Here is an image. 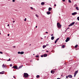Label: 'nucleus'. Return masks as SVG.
Segmentation results:
<instances>
[{
	"label": "nucleus",
	"mask_w": 79,
	"mask_h": 79,
	"mask_svg": "<svg viewBox=\"0 0 79 79\" xmlns=\"http://www.w3.org/2000/svg\"><path fill=\"white\" fill-rule=\"evenodd\" d=\"M20 54L21 55H23V54H24V52L22 51L20 52Z\"/></svg>",
	"instance_id": "nucleus-17"
},
{
	"label": "nucleus",
	"mask_w": 79,
	"mask_h": 79,
	"mask_svg": "<svg viewBox=\"0 0 79 79\" xmlns=\"http://www.w3.org/2000/svg\"><path fill=\"white\" fill-rule=\"evenodd\" d=\"M7 26H10V25L8 24Z\"/></svg>",
	"instance_id": "nucleus-43"
},
{
	"label": "nucleus",
	"mask_w": 79,
	"mask_h": 79,
	"mask_svg": "<svg viewBox=\"0 0 79 79\" xmlns=\"http://www.w3.org/2000/svg\"><path fill=\"white\" fill-rule=\"evenodd\" d=\"M35 16H36V17H37V18H38L39 17V15H38L36 14L35 15Z\"/></svg>",
	"instance_id": "nucleus-23"
},
{
	"label": "nucleus",
	"mask_w": 79,
	"mask_h": 79,
	"mask_svg": "<svg viewBox=\"0 0 79 79\" xmlns=\"http://www.w3.org/2000/svg\"><path fill=\"white\" fill-rule=\"evenodd\" d=\"M11 60V59H10V58L9 59V60H7V61H10Z\"/></svg>",
	"instance_id": "nucleus-30"
},
{
	"label": "nucleus",
	"mask_w": 79,
	"mask_h": 79,
	"mask_svg": "<svg viewBox=\"0 0 79 79\" xmlns=\"http://www.w3.org/2000/svg\"><path fill=\"white\" fill-rule=\"evenodd\" d=\"M0 53L1 54H3V52H0Z\"/></svg>",
	"instance_id": "nucleus-32"
},
{
	"label": "nucleus",
	"mask_w": 79,
	"mask_h": 79,
	"mask_svg": "<svg viewBox=\"0 0 79 79\" xmlns=\"http://www.w3.org/2000/svg\"><path fill=\"white\" fill-rule=\"evenodd\" d=\"M12 68H14V69H18V66H13Z\"/></svg>",
	"instance_id": "nucleus-6"
},
{
	"label": "nucleus",
	"mask_w": 79,
	"mask_h": 79,
	"mask_svg": "<svg viewBox=\"0 0 79 79\" xmlns=\"http://www.w3.org/2000/svg\"><path fill=\"white\" fill-rule=\"evenodd\" d=\"M15 21H13V23H15Z\"/></svg>",
	"instance_id": "nucleus-42"
},
{
	"label": "nucleus",
	"mask_w": 79,
	"mask_h": 79,
	"mask_svg": "<svg viewBox=\"0 0 79 79\" xmlns=\"http://www.w3.org/2000/svg\"><path fill=\"white\" fill-rule=\"evenodd\" d=\"M46 34H48V32H46Z\"/></svg>",
	"instance_id": "nucleus-44"
},
{
	"label": "nucleus",
	"mask_w": 79,
	"mask_h": 79,
	"mask_svg": "<svg viewBox=\"0 0 79 79\" xmlns=\"http://www.w3.org/2000/svg\"><path fill=\"white\" fill-rule=\"evenodd\" d=\"M40 77V76L38 75L36 76L37 78H39Z\"/></svg>",
	"instance_id": "nucleus-22"
},
{
	"label": "nucleus",
	"mask_w": 79,
	"mask_h": 79,
	"mask_svg": "<svg viewBox=\"0 0 79 79\" xmlns=\"http://www.w3.org/2000/svg\"><path fill=\"white\" fill-rule=\"evenodd\" d=\"M51 73L52 74H54V73H55V71H53V70H51Z\"/></svg>",
	"instance_id": "nucleus-10"
},
{
	"label": "nucleus",
	"mask_w": 79,
	"mask_h": 79,
	"mask_svg": "<svg viewBox=\"0 0 79 79\" xmlns=\"http://www.w3.org/2000/svg\"><path fill=\"white\" fill-rule=\"evenodd\" d=\"M35 27H36V28H37V26H36Z\"/></svg>",
	"instance_id": "nucleus-47"
},
{
	"label": "nucleus",
	"mask_w": 79,
	"mask_h": 79,
	"mask_svg": "<svg viewBox=\"0 0 79 79\" xmlns=\"http://www.w3.org/2000/svg\"><path fill=\"white\" fill-rule=\"evenodd\" d=\"M46 52H47V53H48V51H46Z\"/></svg>",
	"instance_id": "nucleus-46"
},
{
	"label": "nucleus",
	"mask_w": 79,
	"mask_h": 79,
	"mask_svg": "<svg viewBox=\"0 0 79 79\" xmlns=\"http://www.w3.org/2000/svg\"><path fill=\"white\" fill-rule=\"evenodd\" d=\"M58 40H59V38H58L57 39H56V40H55V44H56V43L57 41H58Z\"/></svg>",
	"instance_id": "nucleus-9"
},
{
	"label": "nucleus",
	"mask_w": 79,
	"mask_h": 79,
	"mask_svg": "<svg viewBox=\"0 0 79 79\" xmlns=\"http://www.w3.org/2000/svg\"><path fill=\"white\" fill-rule=\"evenodd\" d=\"M51 13L50 11H48L47 12V15H50V14Z\"/></svg>",
	"instance_id": "nucleus-12"
},
{
	"label": "nucleus",
	"mask_w": 79,
	"mask_h": 79,
	"mask_svg": "<svg viewBox=\"0 0 79 79\" xmlns=\"http://www.w3.org/2000/svg\"><path fill=\"white\" fill-rule=\"evenodd\" d=\"M54 6H56V5L55 4V5H54Z\"/></svg>",
	"instance_id": "nucleus-39"
},
{
	"label": "nucleus",
	"mask_w": 79,
	"mask_h": 79,
	"mask_svg": "<svg viewBox=\"0 0 79 79\" xmlns=\"http://www.w3.org/2000/svg\"><path fill=\"white\" fill-rule=\"evenodd\" d=\"M77 14V12H75L74 13H73L72 14V15L73 16H74V15H76Z\"/></svg>",
	"instance_id": "nucleus-7"
},
{
	"label": "nucleus",
	"mask_w": 79,
	"mask_h": 79,
	"mask_svg": "<svg viewBox=\"0 0 79 79\" xmlns=\"http://www.w3.org/2000/svg\"><path fill=\"white\" fill-rule=\"evenodd\" d=\"M13 77H14V78H15V76H13Z\"/></svg>",
	"instance_id": "nucleus-49"
},
{
	"label": "nucleus",
	"mask_w": 79,
	"mask_h": 79,
	"mask_svg": "<svg viewBox=\"0 0 79 79\" xmlns=\"http://www.w3.org/2000/svg\"><path fill=\"white\" fill-rule=\"evenodd\" d=\"M65 79H66V78H65Z\"/></svg>",
	"instance_id": "nucleus-60"
},
{
	"label": "nucleus",
	"mask_w": 79,
	"mask_h": 79,
	"mask_svg": "<svg viewBox=\"0 0 79 79\" xmlns=\"http://www.w3.org/2000/svg\"><path fill=\"white\" fill-rule=\"evenodd\" d=\"M76 9L77 10H79V7H76Z\"/></svg>",
	"instance_id": "nucleus-20"
},
{
	"label": "nucleus",
	"mask_w": 79,
	"mask_h": 79,
	"mask_svg": "<svg viewBox=\"0 0 79 79\" xmlns=\"http://www.w3.org/2000/svg\"><path fill=\"white\" fill-rule=\"evenodd\" d=\"M45 4V2H42L41 3V5H43Z\"/></svg>",
	"instance_id": "nucleus-15"
},
{
	"label": "nucleus",
	"mask_w": 79,
	"mask_h": 79,
	"mask_svg": "<svg viewBox=\"0 0 79 79\" xmlns=\"http://www.w3.org/2000/svg\"><path fill=\"white\" fill-rule=\"evenodd\" d=\"M18 54H21V52H18Z\"/></svg>",
	"instance_id": "nucleus-26"
},
{
	"label": "nucleus",
	"mask_w": 79,
	"mask_h": 79,
	"mask_svg": "<svg viewBox=\"0 0 79 79\" xmlns=\"http://www.w3.org/2000/svg\"><path fill=\"white\" fill-rule=\"evenodd\" d=\"M14 47H15V46H14Z\"/></svg>",
	"instance_id": "nucleus-57"
},
{
	"label": "nucleus",
	"mask_w": 79,
	"mask_h": 79,
	"mask_svg": "<svg viewBox=\"0 0 79 79\" xmlns=\"http://www.w3.org/2000/svg\"><path fill=\"white\" fill-rule=\"evenodd\" d=\"M7 35L8 36H10V34H8Z\"/></svg>",
	"instance_id": "nucleus-40"
},
{
	"label": "nucleus",
	"mask_w": 79,
	"mask_h": 79,
	"mask_svg": "<svg viewBox=\"0 0 79 79\" xmlns=\"http://www.w3.org/2000/svg\"><path fill=\"white\" fill-rule=\"evenodd\" d=\"M31 10H33V8L32 7H31Z\"/></svg>",
	"instance_id": "nucleus-35"
},
{
	"label": "nucleus",
	"mask_w": 79,
	"mask_h": 79,
	"mask_svg": "<svg viewBox=\"0 0 79 79\" xmlns=\"http://www.w3.org/2000/svg\"><path fill=\"white\" fill-rule=\"evenodd\" d=\"M13 66V65L12 64H10V67H11V66Z\"/></svg>",
	"instance_id": "nucleus-31"
},
{
	"label": "nucleus",
	"mask_w": 79,
	"mask_h": 79,
	"mask_svg": "<svg viewBox=\"0 0 79 79\" xmlns=\"http://www.w3.org/2000/svg\"><path fill=\"white\" fill-rule=\"evenodd\" d=\"M30 61H31V62H32V60H31Z\"/></svg>",
	"instance_id": "nucleus-50"
},
{
	"label": "nucleus",
	"mask_w": 79,
	"mask_h": 79,
	"mask_svg": "<svg viewBox=\"0 0 79 79\" xmlns=\"http://www.w3.org/2000/svg\"><path fill=\"white\" fill-rule=\"evenodd\" d=\"M28 76H29V74H28L27 73H24V77L25 78L28 77Z\"/></svg>",
	"instance_id": "nucleus-1"
},
{
	"label": "nucleus",
	"mask_w": 79,
	"mask_h": 79,
	"mask_svg": "<svg viewBox=\"0 0 79 79\" xmlns=\"http://www.w3.org/2000/svg\"><path fill=\"white\" fill-rule=\"evenodd\" d=\"M44 37L45 38L46 37V36H44Z\"/></svg>",
	"instance_id": "nucleus-52"
},
{
	"label": "nucleus",
	"mask_w": 79,
	"mask_h": 79,
	"mask_svg": "<svg viewBox=\"0 0 79 79\" xmlns=\"http://www.w3.org/2000/svg\"><path fill=\"white\" fill-rule=\"evenodd\" d=\"M43 55H41V57H43Z\"/></svg>",
	"instance_id": "nucleus-45"
},
{
	"label": "nucleus",
	"mask_w": 79,
	"mask_h": 79,
	"mask_svg": "<svg viewBox=\"0 0 79 79\" xmlns=\"http://www.w3.org/2000/svg\"><path fill=\"white\" fill-rule=\"evenodd\" d=\"M69 40V38L68 37L67 38L66 40H65L66 42H68Z\"/></svg>",
	"instance_id": "nucleus-5"
},
{
	"label": "nucleus",
	"mask_w": 79,
	"mask_h": 79,
	"mask_svg": "<svg viewBox=\"0 0 79 79\" xmlns=\"http://www.w3.org/2000/svg\"><path fill=\"white\" fill-rule=\"evenodd\" d=\"M5 67H6V66H5V65H4V64H3L2 65V68H5Z\"/></svg>",
	"instance_id": "nucleus-16"
},
{
	"label": "nucleus",
	"mask_w": 79,
	"mask_h": 79,
	"mask_svg": "<svg viewBox=\"0 0 79 79\" xmlns=\"http://www.w3.org/2000/svg\"><path fill=\"white\" fill-rule=\"evenodd\" d=\"M0 34L1 35V32H0Z\"/></svg>",
	"instance_id": "nucleus-55"
},
{
	"label": "nucleus",
	"mask_w": 79,
	"mask_h": 79,
	"mask_svg": "<svg viewBox=\"0 0 79 79\" xmlns=\"http://www.w3.org/2000/svg\"><path fill=\"white\" fill-rule=\"evenodd\" d=\"M51 40H53V39H54V36H52L51 37Z\"/></svg>",
	"instance_id": "nucleus-18"
},
{
	"label": "nucleus",
	"mask_w": 79,
	"mask_h": 79,
	"mask_svg": "<svg viewBox=\"0 0 79 79\" xmlns=\"http://www.w3.org/2000/svg\"><path fill=\"white\" fill-rule=\"evenodd\" d=\"M69 29V27H68V28H67V29Z\"/></svg>",
	"instance_id": "nucleus-48"
},
{
	"label": "nucleus",
	"mask_w": 79,
	"mask_h": 79,
	"mask_svg": "<svg viewBox=\"0 0 79 79\" xmlns=\"http://www.w3.org/2000/svg\"><path fill=\"white\" fill-rule=\"evenodd\" d=\"M57 25L58 27H59V28L61 27V25L60 24V23H57Z\"/></svg>",
	"instance_id": "nucleus-2"
},
{
	"label": "nucleus",
	"mask_w": 79,
	"mask_h": 79,
	"mask_svg": "<svg viewBox=\"0 0 79 79\" xmlns=\"http://www.w3.org/2000/svg\"><path fill=\"white\" fill-rule=\"evenodd\" d=\"M30 45H31V44H30Z\"/></svg>",
	"instance_id": "nucleus-59"
},
{
	"label": "nucleus",
	"mask_w": 79,
	"mask_h": 79,
	"mask_svg": "<svg viewBox=\"0 0 79 79\" xmlns=\"http://www.w3.org/2000/svg\"><path fill=\"white\" fill-rule=\"evenodd\" d=\"M53 34H52L51 35V36H53Z\"/></svg>",
	"instance_id": "nucleus-38"
},
{
	"label": "nucleus",
	"mask_w": 79,
	"mask_h": 79,
	"mask_svg": "<svg viewBox=\"0 0 79 79\" xmlns=\"http://www.w3.org/2000/svg\"><path fill=\"white\" fill-rule=\"evenodd\" d=\"M46 45V46H48L49 45V44H47Z\"/></svg>",
	"instance_id": "nucleus-36"
},
{
	"label": "nucleus",
	"mask_w": 79,
	"mask_h": 79,
	"mask_svg": "<svg viewBox=\"0 0 79 79\" xmlns=\"http://www.w3.org/2000/svg\"><path fill=\"white\" fill-rule=\"evenodd\" d=\"M64 47H65L64 45H63V46H62V48H64Z\"/></svg>",
	"instance_id": "nucleus-24"
},
{
	"label": "nucleus",
	"mask_w": 79,
	"mask_h": 79,
	"mask_svg": "<svg viewBox=\"0 0 79 79\" xmlns=\"http://www.w3.org/2000/svg\"><path fill=\"white\" fill-rule=\"evenodd\" d=\"M23 65H22V66H19V69L20 68H22V67H23Z\"/></svg>",
	"instance_id": "nucleus-21"
},
{
	"label": "nucleus",
	"mask_w": 79,
	"mask_h": 79,
	"mask_svg": "<svg viewBox=\"0 0 79 79\" xmlns=\"http://www.w3.org/2000/svg\"><path fill=\"white\" fill-rule=\"evenodd\" d=\"M75 23V22H73L71 24H70V25H69V26H73L74 24Z\"/></svg>",
	"instance_id": "nucleus-3"
},
{
	"label": "nucleus",
	"mask_w": 79,
	"mask_h": 79,
	"mask_svg": "<svg viewBox=\"0 0 79 79\" xmlns=\"http://www.w3.org/2000/svg\"><path fill=\"white\" fill-rule=\"evenodd\" d=\"M57 79H60V78H57Z\"/></svg>",
	"instance_id": "nucleus-51"
},
{
	"label": "nucleus",
	"mask_w": 79,
	"mask_h": 79,
	"mask_svg": "<svg viewBox=\"0 0 79 79\" xmlns=\"http://www.w3.org/2000/svg\"><path fill=\"white\" fill-rule=\"evenodd\" d=\"M77 20H78V21H79V17H77Z\"/></svg>",
	"instance_id": "nucleus-28"
},
{
	"label": "nucleus",
	"mask_w": 79,
	"mask_h": 79,
	"mask_svg": "<svg viewBox=\"0 0 79 79\" xmlns=\"http://www.w3.org/2000/svg\"><path fill=\"white\" fill-rule=\"evenodd\" d=\"M43 56H44V57H46L47 56V54H44V55H43Z\"/></svg>",
	"instance_id": "nucleus-13"
},
{
	"label": "nucleus",
	"mask_w": 79,
	"mask_h": 79,
	"mask_svg": "<svg viewBox=\"0 0 79 79\" xmlns=\"http://www.w3.org/2000/svg\"><path fill=\"white\" fill-rule=\"evenodd\" d=\"M61 76H63V75H61Z\"/></svg>",
	"instance_id": "nucleus-53"
},
{
	"label": "nucleus",
	"mask_w": 79,
	"mask_h": 79,
	"mask_svg": "<svg viewBox=\"0 0 79 79\" xmlns=\"http://www.w3.org/2000/svg\"><path fill=\"white\" fill-rule=\"evenodd\" d=\"M66 78L68 79V76H66Z\"/></svg>",
	"instance_id": "nucleus-37"
},
{
	"label": "nucleus",
	"mask_w": 79,
	"mask_h": 79,
	"mask_svg": "<svg viewBox=\"0 0 79 79\" xmlns=\"http://www.w3.org/2000/svg\"><path fill=\"white\" fill-rule=\"evenodd\" d=\"M12 2H15V0H12Z\"/></svg>",
	"instance_id": "nucleus-34"
},
{
	"label": "nucleus",
	"mask_w": 79,
	"mask_h": 79,
	"mask_svg": "<svg viewBox=\"0 0 79 79\" xmlns=\"http://www.w3.org/2000/svg\"><path fill=\"white\" fill-rule=\"evenodd\" d=\"M33 55H34V54H33Z\"/></svg>",
	"instance_id": "nucleus-56"
},
{
	"label": "nucleus",
	"mask_w": 79,
	"mask_h": 79,
	"mask_svg": "<svg viewBox=\"0 0 79 79\" xmlns=\"http://www.w3.org/2000/svg\"><path fill=\"white\" fill-rule=\"evenodd\" d=\"M68 2H69V3H71V1L70 0H69Z\"/></svg>",
	"instance_id": "nucleus-27"
},
{
	"label": "nucleus",
	"mask_w": 79,
	"mask_h": 79,
	"mask_svg": "<svg viewBox=\"0 0 79 79\" xmlns=\"http://www.w3.org/2000/svg\"><path fill=\"white\" fill-rule=\"evenodd\" d=\"M52 8H51V7H49V9H48V10H49V11H51V10H52Z\"/></svg>",
	"instance_id": "nucleus-19"
},
{
	"label": "nucleus",
	"mask_w": 79,
	"mask_h": 79,
	"mask_svg": "<svg viewBox=\"0 0 79 79\" xmlns=\"http://www.w3.org/2000/svg\"><path fill=\"white\" fill-rule=\"evenodd\" d=\"M45 47H47V45H44L43 46V48H45Z\"/></svg>",
	"instance_id": "nucleus-11"
},
{
	"label": "nucleus",
	"mask_w": 79,
	"mask_h": 79,
	"mask_svg": "<svg viewBox=\"0 0 79 79\" xmlns=\"http://www.w3.org/2000/svg\"><path fill=\"white\" fill-rule=\"evenodd\" d=\"M63 2H65V0H62Z\"/></svg>",
	"instance_id": "nucleus-41"
},
{
	"label": "nucleus",
	"mask_w": 79,
	"mask_h": 79,
	"mask_svg": "<svg viewBox=\"0 0 79 79\" xmlns=\"http://www.w3.org/2000/svg\"><path fill=\"white\" fill-rule=\"evenodd\" d=\"M78 46V45H76V46H75V48H77V47Z\"/></svg>",
	"instance_id": "nucleus-25"
},
{
	"label": "nucleus",
	"mask_w": 79,
	"mask_h": 79,
	"mask_svg": "<svg viewBox=\"0 0 79 79\" xmlns=\"http://www.w3.org/2000/svg\"><path fill=\"white\" fill-rule=\"evenodd\" d=\"M5 72L4 71H2V72H0V74H3Z\"/></svg>",
	"instance_id": "nucleus-14"
},
{
	"label": "nucleus",
	"mask_w": 79,
	"mask_h": 79,
	"mask_svg": "<svg viewBox=\"0 0 79 79\" xmlns=\"http://www.w3.org/2000/svg\"><path fill=\"white\" fill-rule=\"evenodd\" d=\"M24 21H26V18H25V19L24 20Z\"/></svg>",
	"instance_id": "nucleus-33"
},
{
	"label": "nucleus",
	"mask_w": 79,
	"mask_h": 79,
	"mask_svg": "<svg viewBox=\"0 0 79 79\" xmlns=\"http://www.w3.org/2000/svg\"><path fill=\"white\" fill-rule=\"evenodd\" d=\"M43 38H41V39H43Z\"/></svg>",
	"instance_id": "nucleus-54"
},
{
	"label": "nucleus",
	"mask_w": 79,
	"mask_h": 79,
	"mask_svg": "<svg viewBox=\"0 0 79 79\" xmlns=\"http://www.w3.org/2000/svg\"><path fill=\"white\" fill-rule=\"evenodd\" d=\"M35 57L36 58H38V57H39V55H36V56Z\"/></svg>",
	"instance_id": "nucleus-29"
},
{
	"label": "nucleus",
	"mask_w": 79,
	"mask_h": 79,
	"mask_svg": "<svg viewBox=\"0 0 79 79\" xmlns=\"http://www.w3.org/2000/svg\"><path fill=\"white\" fill-rule=\"evenodd\" d=\"M77 73H78V70L76 71L74 73V77H75V76H76V74H77Z\"/></svg>",
	"instance_id": "nucleus-4"
},
{
	"label": "nucleus",
	"mask_w": 79,
	"mask_h": 79,
	"mask_svg": "<svg viewBox=\"0 0 79 79\" xmlns=\"http://www.w3.org/2000/svg\"><path fill=\"white\" fill-rule=\"evenodd\" d=\"M68 77H69V78H72V77H73V76H72V75H68Z\"/></svg>",
	"instance_id": "nucleus-8"
},
{
	"label": "nucleus",
	"mask_w": 79,
	"mask_h": 79,
	"mask_svg": "<svg viewBox=\"0 0 79 79\" xmlns=\"http://www.w3.org/2000/svg\"><path fill=\"white\" fill-rule=\"evenodd\" d=\"M9 28H10V27H9Z\"/></svg>",
	"instance_id": "nucleus-58"
}]
</instances>
